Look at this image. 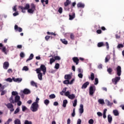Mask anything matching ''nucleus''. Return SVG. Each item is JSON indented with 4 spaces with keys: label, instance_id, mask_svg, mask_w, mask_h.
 Masks as SVG:
<instances>
[{
    "label": "nucleus",
    "instance_id": "obj_13",
    "mask_svg": "<svg viewBox=\"0 0 124 124\" xmlns=\"http://www.w3.org/2000/svg\"><path fill=\"white\" fill-rule=\"evenodd\" d=\"M23 93L24 94H30L31 93V90L28 89H25L23 91Z\"/></svg>",
    "mask_w": 124,
    "mask_h": 124
},
{
    "label": "nucleus",
    "instance_id": "obj_46",
    "mask_svg": "<svg viewBox=\"0 0 124 124\" xmlns=\"http://www.w3.org/2000/svg\"><path fill=\"white\" fill-rule=\"evenodd\" d=\"M55 59H54V58H50V62L49 63L50 64H52V63H53V62H55Z\"/></svg>",
    "mask_w": 124,
    "mask_h": 124
},
{
    "label": "nucleus",
    "instance_id": "obj_7",
    "mask_svg": "<svg viewBox=\"0 0 124 124\" xmlns=\"http://www.w3.org/2000/svg\"><path fill=\"white\" fill-rule=\"evenodd\" d=\"M5 105L7 107L8 109H10L11 112H13L14 111V106L12 103H8Z\"/></svg>",
    "mask_w": 124,
    "mask_h": 124
},
{
    "label": "nucleus",
    "instance_id": "obj_44",
    "mask_svg": "<svg viewBox=\"0 0 124 124\" xmlns=\"http://www.w3.org/2000/svg\"><path fill=\"white\" fill-rule=\"evenodd\" d=\"M64 95H65V96H67V97H68V96H69V95H70V92H69V91H67L66 92H65L64 93Z\"/></svg>",
    "mask_w": 124,
    "mask_h": 124
},
{
    "label": "nucleus",
    "instance_id": "obj_35",
    "mask_svg": "<svg viewBox=\"0 0 124 124\" xmlns=\"http://www.w3.org/2000/svg\"><path fill=\"white\" fill-rule=\"evenodd\" d=\"M44 103L45 104V105H48L50 103V101L48 99H46L44 101Z\"/></svg>",
    "mask_w": 124,
    "mask_h": 124
},
{
    "label": "nucleus",
    "instance_id": "obj_36",
    "mask_svg": "<svg viewBox=\"0 0 124 124\" xmlns=\"http://www.w3.org/2000/svg\"><path fill=\"white\" fill-rule=\"evenodd\" d=\"M33 59V55L31 54L29 58L26 61V62H28V61H31V60H32Z\"/></svg>",
    "mask_w": 124,
    "mask_h": 124
},
{
    "label": "nucleus",
    "instance_id": "obj_56",
    "mask_svg": "<svg viewBox=\"0 0 124 124\" xmlns=\"http://www.w3.org/2000/svg\"><path fill=\"white\" fill-rule=\"evenodd\" d=\"M88 123L90 124H93L94 121L93 119H90L89 120Z\"/></svg>",
    "mask_w": 124,
    "mask_h": 124
},
{
    "label": "nucleus",
    "instance_id": "obj_1",
    "mask_svg": "<svg viewBox=\"0 0 124 124\" xmlns=\"http://www.w3.org/2000/svg\"><path fill=\"white\" fill-rule=\"evenodd\" d=\"M117 75L119 77H116L112 79V82L114 85H117L118 82L121 80V77H119L122 75V67L121 66H118L116 68Z\"/></svg>",
    "mask_w": 124,
    "mask_h": 124
},
{
    "label": "nucleus",
    "instance_id": "obj_58",
    "mask_svg": "<svg viewBox=\"0 0 124 124\" xmlns=\"http://www.w3.org/2000/svg\"><path fill=\"white\" fill-rule=\"evenodd\" d=\"M13 79H12L11 78H7L6 79V80L7 81V82H12V80H13Z\"/></svg>",
    "mask_w": 124,
    "mask_h": 124
},
{
    "label": "nucleus",
    "instance_id": "obj_31",
    "mask_svg": "<svg viewBox=\"0 0 124 124\" xmlns=\"http://www.w3.org/2000/svg\"><path fill=\"white\" fill-rule=\"evenodd\" d=\"M31 86H33V87H35L36 88H37V84L35 83L34 81H31Z\"/></svg>",
    "mask_w": 124,
    "mask_h": 124
},
{
    "label": "nucleus",
    "instance_id": "obj_54",
    "mask_svg": "<svg viewBox=\"0 0 124 124\" xmlns=\"http://www.w3.org/2000/svg\"><path fill=\"white\" fill-rule=\"evenodd\" d=\"M94 85H97L98 84V78H95V83Z\"/></svg>",
    "mask_w": 124,
    "mask_h": 124
},
{
    "label": "nucleus",
    "instance_id": "obj_20",
    "mask_svg": "<svg viewBox=\"0 0 124 124\" xmlns=\"http://www.w3.org/2000/svg\"><path fill=\"white\" fill-rule=\"evenodd\" d=\"M64 78L66 80H70V79H71V76L69 74V75H65L64 76Z\"/></svg>",
    "mask_w": 124,
    "mask_h": 124
},
{
    "label": "nucleus",
    "instance_id": "obj_21",
    "mask_svg": "<svg viewBox=\"0 0 124 124\" xmlns=\"http://www.w3.org/2000/svg\"><path fill=\"white\" fill-rule=\"evenodd\" d=\"M20 99V98L19 95H16L15 98V102L16 103V102H18V101H19Z\"/></svg>",
    "mask_w": 124,
    "mask_h": 124
},
{
    "label": "nucleus",
    "instance_id": "obj_14",
    "mask_svg": "<svg viewBox=\"0 0 124 124\" xmlns=\"http://www.w3.org/2000/svg\"><path fill=\"white\" fill-rule=\"evenodd\" d=\"M13 80L14 82H17V83H21L22 82V78H13Z\"/></svg>",
    "mask_w": 124,
    "mask_h": 124
},
{
    "label": "nucleus",
    "instance_id": "obj_42",
    "mask_svg": "<svg viewBox=\"0 0 124 124\" xmlns=\"http://www.w3.org/2000/svg\"><path fill=\"white\" fill-rule=\"evenodd\" d=\"M49 97L51 99H53L54 98H56V95H55V94H51L49 95Z\"/></svg>",
    "mask_w": 124,
    "mask_h": 124
},
{
    "label": "nucleus",
    "instance_id": "obj_52",
    "mask_svg": "<svg viewBox=\"0 0 124 124\" xmlns=\"http://www.w3.org/2000/svg\"><path fill=\"white\" fill-rule=\"evenodd\" d=\"M19 27H18V26L17 25H16L15 26V31H18V30H19Z\"/></svg>",
    "mask_w": 124,
    "mask_h": 124
},
{
    "label": "nucleus",
    "instance_id": "obj_39",
    "mask_svg": "<svg viewBox=\"0 0 124 124\" xmlns=\"http://www.w3.org/2000/svg\"><path fill=\"white\" fill-rule=\"evenodd\" d=\"M118 49H120V48H124V45L122 44H119L117 46Z\"/></svg>",
    "mask_w": 124,
    "mask_h": 124
},
{
    "label": "nucleus",
    "instance_id": "obj_32",
    "mask_svg": "<svg viewBox=\"0 0 124 124\" xmlns=\"http://www.w3.org/2000/svg\"><path fill=\"white\" fill-rule=\"evenodd\" d=\"M107 71L108 73V74H112V72H113V69H112V68H108L107 69Z\"/></svg>",
    "mask_w": 124,
    "mask_h": 124
},
{
    "label": "nucleus",
    "instance_id": "obj_47",
    "mask_svg": "<svg viewBox=\"0 0 124 124\" xmlns=\"http://www.w3.org/2000/svg\"><path fill=\"white\" fill-rule=\"evenodd\" d=\"M19 112H20V108H17L15 111L14 114H17V113H19Z\"/></svg>",
    "mask_w": 124,
    "mask_h": 124
},
{
    "label": "nucleus",
    "instance_id": "obj_30",
    "mask_svg": "<svg viewBox=\"0 0 124 124\" xmlns=\"http://www.w3.org/2000/svg\"><path fill=\"white\" fill-rule=\"evenodd\" d=\"M41 1L42 3H43L44 6H45V5H44V2H46V4H48V3H49V0H46V1L45 0H41Z\"/></svg>",
    "mask_w": 124,
    "mask_h": 124
},
{
    "label": "nucleus",
    "instance_id": "obj_2",
    "mask_svg": "<svg viewBox=\"0 0 124 124\" xmlns=\"http://www.w3.org/2000/svg\"><path fill=\"white\" fill-rule=\"evenodd\" d=\"M40 71V72H41L42 71L43 75H45L46 73V71L47 70V68H46V66L44 64H41L40 68H37L35 70V71Z\"/></svg>",
    "mask_w": 124,
    "mask_h": 124
},
{
    "label": "nucleus",
    "instance_id": "obj_45",
    "mask_svg": "<svg viewBox=\"0 0 124 124\" xmlns=\"http://www.w3.org/2000/svg\"><path fill=\"white\" fill-rule=\"evenodd\" d=\"M24 124H32L31 121H29L28 120H25L24 122Z\"/></svg>",
    "mask_w": 124,
    "mask_h": 124
},
{
    "label": "nucleus",
    "instance_id": "obj_51",
    "mask_svg": "<svg viewBox=\"0 0 124 124\" xmlns=\"http://www.w3.org/2000/svg\"><path fill=\"white\" fill-rule=\"evenodd\" d=\"M55 68L56 69H59V68H60V64L57 63L55 64Z\"/></svg>",
    "mask_w": 124,
    "mask_h": 124
},
{
    "label": "nucleus",
    "instance_id": "obj_61",
    "mask_svg": "<svg viewBox=\"0 0 124 124\" xmlns=\"http://www.w3.org/2000/svg\"><path fill=\"white\" fill-rule=\"evenodd\" d=\"M50 36H49V35H46V37H45V39H46V41H48V40H49V39H50Z\"/></svg>",
    "mask_w": 124,
    "mask_h": 124
},
{
    "label": "nucleus",
    "instance_id": "obj_53",
    "mask_svg": "<svg viewBox=\"0 0 124 124\" xmlns=\"http://www.w3.org/2000/svg\"><path fill=\"white\" fill-rule=\"evenodd\" d=\"M59 13H60V14H62V8L60 7L58 10Z\"/></svg>",
    "mask_w": 124,
    "mask_h": 124
},
{
    "label": "nucleus",
    "instance_id": "obj_16",
    "mask_svg": "<svg viewBox=\"0 0 124 124\" xmlns=\"http://www.w3.org/2000/svg\"><path fill=\"white\" fill-rule=\"evenodd\" d=\"M108 120L109 124H111V123H112V121H113V118H112V116H111V115L108 114Z\"/></svg>",
    "mask_w": 124,
    "mask_h": 124
},
{
    "label": "nucleus",
    "instance_id": "obj_11",
    "mask_svg": "<svg viewBox=\"0 0 124 124\" xmlns=\"http://www.w3.org/2000/svg\"><path fill=\"white\" fill-rule=\"evenodd\" d=\"M89 85H90V82H89V81L86 82L82 85L81 89H87V87Z\"/></svg>",
    "mask_w": 124,
    "mask_h": 124
},
{
    "label": "nucleus",
    "instance_id": "obj_5",
    "mask_svg": "<svg viewBox=\"0 0 124 124\" xmlns=\"http://www.w3.org/2000/svg\"><path fill=\"white\" fill-rule=\"evenodd\" d=\"M0 50H1L2 53H4L5 55H7V52L6 51V47L3 45L2 43H0Z\"/></svg>",
    "mask_w": 124,
    "mask_h": 124
},
{
    "label": "nucleus",
    "instance_id": "obj_27",
    "mask_svg": "<svg viewBox=\"0 0 124 124\" xmlns=\"http://www.w3.org/2000/svg\"><path fill=\"white\" fill-rule=\"evenodd\" d=\"M68 97V98H69V99H74L75 98V94H70V95H69Z\"/></svg>",
    "mask_w": 124,
    "mask_h": 124
},
{
    "label": "nucleus",
    "instance_id": "obj_55",
    "mask_svg": "<svg viewBox=\"0 0 124 124\" xmlns=\"http://www.w3.org/2000/svg\"><path fill=\"white\" fill-rule=\"evenodd\" d=\"M22 70H25V71H28L29 70V68L27 66L23 67Z\"/></svg>",
    "mask_w": 124,
    "mask_h": 124
},
{
    "label": "nucleus",
    "instance_id": "obj_48",
    "mask_svg": "<svg viewBox=\"0 0 124 124\" xmlns=\"http://www.w3.org/2000/svg\"><path fill=\"white\" fill-rule=\"evenodd\" d=\"M54 60L55 61H60L61 57H60V56H55V57H54Z\"/></svg>",
    "mask_w": 124,
    "mask_h": 124
},
{
    "label": "nucleus",
    "instance_id": "obj_28",
    "mask_svg": "<svg viewBox=\"0 0 124 124\" xmlns=\"http://www.w3.org/2000/svg\"><path fill=\"white\" fill-rule=\"evenodd\" d=\"M113 113L114 116H119V111H118V110H117V109L113 110Z\"/></svg>",
    "mask_w": 124,
    "mask_h": 124
},
{
    "label": "nucleus",
    "instance_id": "obj_57",
    "mask_svg": "<svg viewBox=\"0 0 124 124\" xmlns=\"http://www.w3.org/2000/svg\"><path fill=\"white\" fill-rule=\"evenodd\" d=\"M39 101V98L38 97H37L36 99V101L33 102V103H35L36 104H38Z\"/></svg>",
    "mask_w": 124,
    "mask_h": 124
},
{
    "label": "nucleus",
    "instance_id": "obj_25",
    "mask_svg": "<svg viewBox=\"0 0 124 124\" xmlns=\"http://www.w3.org/2000/svg\"><path fill=\"white\" fill-rule=\"evenodd\" d=\"M60 41L63 44H65V45H66V44L68 43L67 41H66L65 39H61Z\"/></svg>",
    "mask_w": 124,
    "mask_h": 124
},
{
    "label": "nucleus",
    "instance_id": "obj_10",
    "mask_svg": "<svg viewBox=\"0 0 124 124\" xmlns=\"http://www.w3.org/2000/svg\"><path fill=\"white\" fill-rule=\"evenodd\" d=\"M72 60L74 62L76 63L77 65H78V64L79 63V59H78V57H73L72 58Z\"/></svg>",
    "mask_w": 124,
    "mask_h": 124
},
{
    "label": "nucleus",
    "instance_id": "obj_33",
    "mask_svg": "<svg viewBox=\"0 0 124 124\" xmlns=\"http://www.w3.org/2000/svg\"><path fill=\"white\" fill-rule=\"evenodd\" d=\"M9 101L11 102V103H12L13 104H14L15 103V101L13 99V96H11V97L9 98Z\"/></svg>",
    "mask_w": 124,
    "mask_h": 124
},
{
    "label": "nucleus",
    "instance_id": "obj_18",
    "mask_svg": "<svg viewBox=\"0 0 124 124\" xmlns=\"http://www.w3.org/2000/svg\"><path fill=\"white\" fill-rule=\"evenodd\" d=\"M70 3H71V1L69 0H66V1L64 3V5L65 6V7H66L67 6H68Z\"/></svg>",
    "mask_w": 124,
    "mask_h": 124
},
{
    "label": "nucleus",
    "instance_id": "obj_43",
    "mask_svg": "<svg viewBox=\"0 0 124 124\" xmlns=\"http://www.w3.org/2000/svg\"><path fill=\"white\" fill-rule=\"evenodd\" d=\"M77 105V99H75L74 101V103L73 104V106L74 107H76V106Z\"/></svg>",
    "mask_w": 124,
    "mask_h": 124
},
{
    "label": "nucleus",
    "instance_id": "obj_64",
    "mask_svg": "<svg viewBox=\"0 0 124 124\" xmlns=\"http://www.w3.org/2000/svg\"><path fill=\"white\" fill-rule=\"evenodd\" d=\"M81 123H82L81 119H78V122H77V124H81Z\"/></svg>",
    "mask_w": 124,
    "mask_h": 124
},
{
    "label": "nucleus",
    "instance_id": "obj_29",
    "mask_svg": "<svg viewBox=\"0 0 124 124\" xmlns=\"http://www.w3.org/2000/svg\"><path fill=\"white\" fill-rule=\"evenodd\" d=\"M106 103H107L108 106H112V105H113V103L110 102V101L108 100H106Z\"/></svg>",
    "mask_w": 124,
    "mask_h": 124
},
{
    "label": "nucleus",
    "instance_id": "obj_6",
    "mask_svg": "<svg viewBox=\"0 0 124 124\" xmlns=\"http://www.w3.org/2000/svg\"><path fill=\"white\" fill-rule=\"evenodd\" d=\"M95 92V87L93 86H90L89 88V94L90 95H93V93Z\"/></svg>",
    "mask_w": 124,
    "mask_h": 124
},
{
    "label": "nucleus",
    "instance_id": "obj_37",
    "mask_svg": "<svg viewBox=\"0 0 124 124\" xmlns=\"http://www.w3.org/2000/svg\"><path fill=\"white\" fill-rule=\"evenodd\" d=\"M31 9H33L34 11L35 10V5L33 4V3H31Z\"/></svg>",
    "mask_w": 124,
    "mask_h": 124
},
{
    "label": "nucleus",
    "instance_id": "obj_23",
    "mask_svg": "<svg viewBox=\"0 0 124 124\" xmlns=\"http://www.w3.org/2000/svg\"><path fill=\"white\" fill-rule=\"evenodd\" d=\"M67 103H68L67 100L65 99L63 101L62 106L63 107H64V108H65V107H66V104H67Z\"/></svg>",
    "mask_w": 124,
    "mask_h": 124
},
{
    "label": "nucleus",
    "instance_id": "obj_41",
    "mask_svg": "<svg viewBox=\"0 0 124 124\" xmlns=\"http://www.w3.org/2000/svg\"><path fill=\"white\" fill-rule=\"evenodd\" d=\"M74 38H75V36H74V34L73 33H71L70 34V39L72 40H74Z\"/></svg>",
    "mask_w": 124,
    "mask_h": 124
},
{
    "label": "nucleus",
    "instance_id": "obj_24",
    "mask_svg": "<svg viewBox=\"0 0 124 124\" xmlns=\"http://www.w3.org/2000/svg\"><path fill=\"white\" fill-rule=\"evenodd\" d=\"M103 46H105V45L104 44V43L103 42H99L97 44V46L99 47H102Z\"/></svg>",
    "mask_w": 124,
    "mask_h": 124
},
{
    "label": "nucleus",
    "instance_id": "obj_17",
    "mask_svg": "<svg viewBox=\"0 0 124 124\" xmlns=\"http://www.w3.org/2000/svg\"><path fill=\"white\" fill-rule=\"evenodd\" d=\"M77 7L78 8H84L85 7V4L82 3H78L77 4Z\"/></svg>",
    "mask_w": 124,
    "mask_h": 124
},
{
    "label": "nucleus",
    "instance_id": "obj_50",
    "mask_svg": "<svg viewBox=\"0 0 124 124\" xmlns=\"http://www.w3.org/2000/svg\"><path fill=\"white\" fill-rule=\"evenodd\" d=\"M63 83L65 85H68V84H69V80L67 79L66 80H64Z\"/></svg>",
    "mask_w": 124,
    "mask_h": 124
},
{
    "label": "nucleus",
    "instance_id": "obj_62",
    "mask_svg": "<svg viewBox=\"0 0 124 124\" xmlns=\"http://www.w3.org/2000/svg\"><path fill=\"white\" fill-rule=\"evenodd\" d=\"M78 76L79 78H80L81 79H82V78H83V74H82V73L78 74Z\"/></svg>",
    "mask_w": 124,
    "mask_h": 124
},
{
    "label": "nucleus",
    "instance_id": "obj_49",
    "mask_svg": "<svg viewBox=\"0 0 124 124\" xmlns=\"http://www.w3.org/2000/svg\"><path fill=\"white\" fill-rule=\"evenodd\" d=\"M12 95H18V93L17 92H15V91H13L12 92Z\"/></svg>",
    "mask_w": 124,
    "mask_h": 124
},
{
    "label": "nucleus",
    "instance_id": "obj_15",
    "mask_svg": "<svg viewBox=\"0 0 124 124\" xmlns=\"http://www.w3.org/2000/svg\"><path fill=\"white\" fill-rule=\"evenodd\" d=\"M69 20H73L75 18V13L73 12L71 15H69Z\"/></svg>",
    "mask_w": 124,
    "mask_h": 124
},
{
    "label": "nucleus",
    "instance_id": "obj_22",
    "mask_svg": "<svg viewBox=\"0 0 124 124\" xmlns=\"http://www.w3.org/2000/svg\"><path fill=\"white\" fill-rule=\"evenodd\" d=\"M98 102L102 105H103V104H105V102H104V100H103V99H99L98 100Z\"/></svg>",
    "mask_w": 124,
    "mask_h": 124
},
{
    "label": "nucleus",
    "instance_id": "obj_34",
    "mask_svg": "<svg viewBox=\"0 0 124 124\" xmlns=\"http://www.w3.org/2000/svg\"><path fill=\"white\" fill-rule=\"evenodd\" d=\"M90 78H91L92 81H93V80H94V74H93V73H91Z\"/></svg>",
    "mask_w": 124,
    "mask_h": 124
},
{
    "label": "nucleus",
    "instance_id": "obj_12",
    "mask_svg": "<svg viewBox=\"0 0 124 124\" xmlns=\"http://www.w3.org/2000/svg\"><path fill=\"white\" fill-rule=\"evenodd\" d=\"M79 113L83 114L84 113V106L83 104L80 105V108L79 109Z\"/></svg>",
    "mask_w": 124,
    "mask_h": 124
},
{
    "label": "nucleus",
    "instance_id": "obj_19",
    "mask_svg": "<svg viewBox=\"0 0 124 124\" xmlns=\"http://www.w3.org/2000/svg\"><path fill=\"white\" fill-rule=\"evenodd\" d=\"M110 59H111L110 55H108L105 58V62H109V61H110Z\"/></svg>",
    "mask_w": 124,
    "mask_h": 124
},
{
    "label": "nucleus",
    "instance_id": "obj_40",
    "mask_svg": "<svg viewBox=\"0 0 124 124\" xmlns=\"http://www.w3.org/2000/svg\"><path fill=\"white\" fill-rule=\"evenodd\" d=\"M1 95H4V94H5V93H7V91L6 90H2L1 91Z\"/></svg>",
    "mask_w": 124,
    "mask_h": 124
},
{
    "label": "nucleus",
    "instance_id": "obj_63",
    "mask_svg": "<svg viewBox=\"0 0 124 124\" xmlns=\"http://www.w3.org/2000/svg\"><path fill=\"white\" fill-rule=\"evenodd\" d=\"M96 32L98 33V34H100V33H102V31H101V30H98L96 31Z\"/></svg>",
    "mask_w": 124,
    "mask_h": 124
},
{
    "label": "nucleus",
    "instance_id": "obj_59",
    "mask_svg": "<svg viewBox=\"0 0 124 124\" xmlns=\"http://www.w3.org/2000/svg\"><path fill=\"white\" fill-rule=\"evenodd\" d=\"M72 117H75V108L73 109V112L72 113Z\"/></svg>",
    "mask_w": 124,
    "mask_h": 124
},
{
    "label": "nucleus",
    "instance_id": "obj_26",
    "mask_svg": "<svg viewBox=\"0 0 124 124\" xmlns=\"http://www.w3.org/2000/svg\"><path fill=\"white\" fill-rule=\"evenodd\" d=\"M14 124H21V120H20L18 119H16L15 121H14Z\"/></svg>",
    "mask_w": 124,
    "mask_h": 124
},
{
    "label": "nucleus",
    "instance_id": "obj_60",
    "mask_svg": "<svg viewBox=\"0 0 124 124\" xmlns=\"http://www.w3.org/2000/svg\"><path fill=\"white\" fill-rule=\"evenodd\" d=\"M20 58H24L25 57V54H24V52H21L20 53Z\"/></svg>",
    "mask_w": 124,
    "mask_h": 124
},
{
    "label": "nucleus",
    "instance_id": "obj_9",
    "mask_svg": "<svg viewBox=\"0 0 124 124\" xmlns=\"http://www.w3.org/2000/svg\"><path fill=\"white\" fill-rule=\"evenodd\" d=\"M9 67V62H5L3 64V68L4 69H7Z\"/></svg>",
    "mask_w": 124,
    "mask_h": 124
},
{
    "label": "nucleus",
    "instance_id": "obj_38",
    "mask_svg": "<svg viewBox=\"0 0 124 124\" xmlns=\"http://www.w3.org/2000/svg\"><path fill=\"white\" fill-rule=\"evenodd\" d=\"M34 10H33L32 9H29L28 10V13H30L31 14H32L33 12H34Z\"/></svg>",
    "mask_w": 124,
    "mask_h": 124
},
{
    "label": "nucleus",
    "instance_id": "obj_8",
    "mask_svg": "<svg viewBox=\"0 0 124 124\" xmlns=\"http://www.w3.org/2000/svg\"><path fill=\"white\" fill-rule=\"evenodd\" d=\"M37 74H38V78L39 80H40V81L42 80V76H43V74L41 73V72H40V71H36Z\"/></svg>",
    "mask_w": 124,
    "mask_h": 124
},
{
    "label": "nucleus",
    "instance_id": "obj_3",
    "mask_svg": "<svg viewBox=\"0 0 124 124\" xmlns=\"http://www.w3.org/2000/svg\"><path fill=\"white\" fill-rule=\"evenodd\" d=\"M38 108H39V105L33 103L30 108V110L32 112H37V111H38Z\"/></svg>",
    "mask_w": 124,
    "mask_h": 124
},
{
    "label": "nucleus",
    "instance_id": "obj_4",
    "mask_svg": "<svg viewBox=\"0 0 124 124\" xmlns=\"http://www.w3.org/2000/svg\"><path fill=\"white\" fill-rule=\"evenodd\" d=\"M19 8H20V9L22 10L21 12H22L23 13H26V10H28L30 8V4L27 3L25 7L22 6H20L19 7Z\"/></svg>",
    "mask_w": 124,
    "mask_h": 124
}]
</instances>
